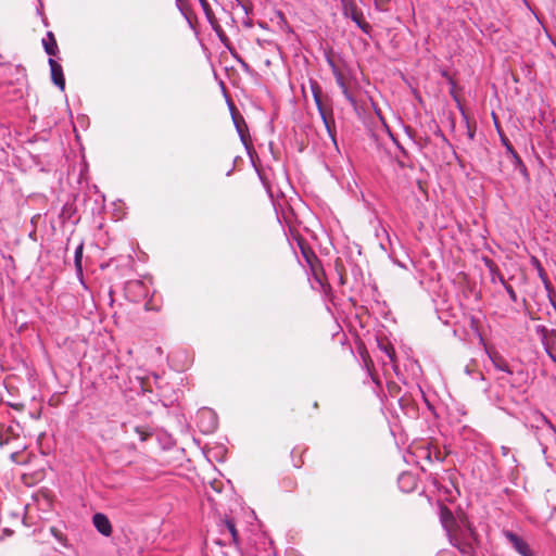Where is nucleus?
<instances>
[{"mask_svg": "<svg viewBox=\"0 0 556 556\" xmlns=\"http://www.w3.org/2000/svg\"><path fill=\"white\" fill-rule=\"evenodd\" d=\"M391 0H375V7L377 10L379 11H387L388 10V4Z\"/></svg>", "mask_w": 556, "mask_h": 556, "instance_id": "obj_29", "label": "nucleus"}, {"mask_svg": "<svg viewBox=\"0 0 556 556\" xmlns=\"http://www.w3.org/2000/svg\"><path fill=\"white\" fill-rule=\"evenodd\" d=\"M503 287H504V289L506 290L507 294L509 295V299H510L514 303H516V302H517V300H518V298H517V294H516V292H515L514 288H513L509 283H507L506 281H505V285H503Z\"/></svg>", "mask_w": 556, "mask_h": 556, "instance_id": "obj_28", "label": "nucleus"}, {"mask_svg": "<svg viewBox=\"0 0 556 556\" xmlns=\"http://www.w3.org/2000/svg\"><path fill=\"white\" fill-rule=\"evenodd\" d=\"M440 520L447 532V535L460 523H457V521L454 518L453 513L451 509H448L446 506H441L440 508Z\"/></svg>", "mask_w": 556, "mask_h": 556, "instance_id": "obj_13", "label": "nucleus"}, {"mask_svg": "<svg viewBox=\"0 0 556 556\" xmlns=\"http://www.w3.org/2000/svg\"><path fill=\"white\" fill-rule=\"evenodd\" d=\"M506 156L510 161L514 169L517 170L521 175V177L523 179V182L527 186L530 185V182H531L530 173H529L525 162L522 161V159L518 154V152L514 151L513 153H509Z\"/></svg>", "mask_w": 556, "mask_h": 556, "instance_id": "obj_8", "label": "nucleus"}, {"mask_svg": "<svg viewBox=\"0 0 556 556\" xmlns=\"http://www.w3.org/2000/svg\"><path fill=\"white\" fill-rule=\"evenodd\" d=\"M340 2L343 15L351 18L363 33L369 35L372 27L365 21L363 12L357 8L355 0H340Z\"/></svg>", "mask_w": 556, "mask_h": 556, "instance_id": "obj_3", "label": "nucleus"}, {"mask_svg": "<svg viewBox=\"0 0 556 556\" xmlns=\"http://www.w3.org/2000/svg\"><path fill=\"white\" fill-rule=\"evenodd\" d=\"M409 403V400L406 399L405 396H402L399 399V404L402 408H404L406 405H408Z\"/></svg>", "mask_w": 556, "mask_h": 556, "instance_id": "obj_32", "label": "nucleus"}, {"mask_svg": "<svg viewBox=\"0 0 556 556\" xmlns=\"http://www.w3.org/2000/svg\"><path fill=\"white\" fill-rule=\"evenodd\" d=\"M92 523L97 531L103 536H110L113 532L111 521L108 516L102 513H96L92 516Z\"/></svg>", "mask_w": 556, "mask_h": 556, "instance_id": "obj_9", "label": "nucleus"}, {"mask_svg": "<svg viewBox=\"0 0 556 556\" xmlns=\"http://www.w3.org/2000/svg\"><path fill=\"white\" fill-rule=\"evenodd\" d=\"M135 431L139 434L141 441H146L151 435V432H149L147 428L141 426L135 427Z\"/></svg>", "mask_w": 556, "mask_h": 556, "instance_id": "obj_27", "label": "nucleus"}, {"mask_svg": "<svg viewBox=\"0 0 556 556\" xmlns=\"http://www.w3.org/2000/svg\"><path fill=\"white\" fill-rule=\"evenodd\" d=\"M48 63L50 65L52 83L55 86H58L61 90H64V88H65V78H64L63 68H62L61 64H59L52 58H49Z\"/></svg>", "mask_w": 556, "mask_h": 556, "instance_id": "obj_10", "label": "nucleus"}, {"mask_svg": "<svg viewBox=\"0 0 556 556\" xmlns=\"http://www.w3.org/2000/svg\"><path fill=\"white\" fill-rule=\"evenodd\" d=\"M434 459L438 460V462H443L444 460V456L442 455V453L439 450L434 451Z\"/></svg>", "mask_w": 556, "mask_h": 556, "instance_id": "obj_33", "label": "nucleus"}, {"mask_svg": "<svg viewBox=\"0 0 556 556\" xmlns=\"http://www.w3.org/2000/svg\"><path fill=\"white\" fill-rule=\"evenodd\" d=\"M535 331L540 336L545 352L551 359L556 363V330L547 329L545 326L539 325L536 326Z\"/></svg>", "mask_w": 556, "mask_h": 556, "instance_id": "obj_5", "label": "nucleus"}, {"mask_svg": "<svg viewBox=\"0 0 556 556\" xmlns=\"http://www.w3.org/2000/svg\"><path fill=\"white\" fill-rule=\"evenodd\" d=\"M215 424H216V422L214 421V422H213V425L210 427L208 431H211V430L215 429V427H216V425H215Z\"/></svg>", "mask_w": 556, "mask_h": 556, "instance_id": "obj_41", "label": "nucleus"}, {"mask_svg": "<svg viewBox=\"0 0 556 556\" xmlns=\"http://www.w3.org/2000/svg\"><path fill=\"white\" fill-rule=\"evenodd\" d=\"M229 109L232 117L233 125L237 129V132L240 137L241 142L250 154L253 150L251 136L249 134L248 125L243 118V116L237 111L233 103H229Z\"/></svg>", "mask_w": 556, "mask_h": 556, "instance_id": "obj_4", "label": "nucleus"}, {"mask_svg": "<svg viewBox=\"0 0 556 556\" xmlns=\"http://www.w3.org/2000/svg\"><path fill=\"white\" fill-rule=\"evenodd\" d=\"M215 543H217L219 545H225V543L222 540H216Z\"/></svg>", "mask_w": 556, "mask_h": 556, "instance_id": "obj_40", "label": "nucleus"}, {"mask_svg": "<svg viewBox=\"0 0 556 556\" xmlns=\"http://www.w3.org/2000/svg\"><path fill=\"white\" fill-rule=\"evenodd\" d=\"M387 391L390 396L395 397V396L400 395L402 388L395 381H388L387 382Z\"/></svg>", "mask_w": 556, "mask_h": 556, "instance_id": "obj_24", "label": "nucleus"}, {"mask_svg": "<svg viewBox=\"0 0 556 556\" xmlns=\"http://www.w3.org/2000/svg\"><path fill=\"white\" fill-rule=\"evenodd\" d=\"M210 25L212 26L213 30L217 35V37L220 40V42L223 43V46L226 47L230 51V53L242 64L243 67H248V64L241 58H239L238 54L232 49L231 41L228 38V36L226 35V33L224 31V29L222 28V26L219 25L217 18L210 22Z\"/></svg>", "mask_w": 556, "mask_h": 556, "instance_id": "obj_6", "label": "nucleus"}, {"mask_svg": "<svg viewBox=\"0 0 556 556\" xmlns=\"http://www.w3.org/2000/svg\"><path fill=\"white\" fill-rule=\"evenodd\" d=\"M296 452H298L296 448L292 450V452H291V457L293 459V466L295 468H301L302 465L304 464V462L302 460L301 455L299 456V458H295Z\"/></svg>", "mask_w": 556, "mask_h": 556, "instance_id": "obj_30", "label": "nucleus"}, {"mask_svg": "<svg viewBox=\"0 0 556 556\" xmlns=\"http://www.w3.org/2000/svg\"><path fill=\"white\" fill-rule=\"evenodd\" d=\"M485 264L491 273V281L495 282L496 280H498L502 285H505L506 280L502 273L500 271L497 265L492 260L489 258L485 260Z\"/></svg>", "mask_w": 556, "mask_h": 556, "instance_id": "obj_17", "label": "nucleus"}, {"mask_svg": "<svg viewBox=\"0 0 556 556\" xmlns=\"http://www.w3.org/2000/svg\"><path fill=\"white\" fill-rule=\"evenodd\" d=\"M541 417L546 425H548L551 428L553 427L549 420L544 415H541Z\"/></svg>", "mask_w": 556, "mask_h": 556, "instance_id": "obj_34", "label": "nucleus"}, {"mask_svg": "<svg viewBox=\"0 0 556 556\" xmlns=\"http://www.w3.org/2000/svg\"><path fill=\"white\" fill-rule=\"evenodd\" d=\"M534 264L538 269L539 277L541 278L542 282L544 283V287H545L546 291L548 292V295H551V293L553 292V287H552V283L548 279V276H547L545 269L542 267V265L540 264V262L536 258H534Z\"/></svg>", "mask_w": 556, "mask_h": 556, "instance_id": "obj_18", "label": "nucleus"}, {"mask_svg": "<svg viewBox=\"0 0 556 556\" xmlns=\"http://www.w3.org/2000/svg\"><path fill=\"white\" fill-rule=\"evenodd\" d=\"M522 556H533L531 549L528 551V553L526 555H522Z\"/></svg>", "mask_w": 556, "mask_h": 556, "instance_id": "obj_42", "label": "nucleus"}, {"mask_svg": "<svg viewBox=\"0 0 556 556\" xmlns=\"http://www.w3.org/2000/svg\"><path fill=\"white\" fill-rule=\"evenodd\" d=\"M50 533L64 546L70 547L68 540L65 534H63L58 528L51 527Z\"/></svg>", "mask_w": 556, "mask_h": 556, "instance_id": "obj_22", "label": "nucleus"}, {"mask_svg": "<svg viewBox=\"0 0 556 556\" xmlns=\"http://www.w3.org/2000/svg\"><path fill=\"white\" fill-rule=\"evenodd\" d=\"M486 354L496 369L513 375V370L510 369L506 359L501 355V353L493 349H486Z\"/></svg>", "mask_w": 556, "mask_h": 556, "instance_id": "obj_12", "label": "nucleus"}, {"mask_svg": "<svg viewBox=\"0 0 556 556\" xmlns=\"http://www.w3.org/2000/svg\"><path fill=\"white\" fill-rule=\"evenodd\" d=\"M83 251H84V242L80 241V243L75 249V255H74V265L76 268V271L78 275H83Z\"/></svg>", "mask_w": 556, "mask_h": 556, "instance_id": "obj_19", "label": "nucleus"}, {"mask_svg": "<svg viewBox=\"0 0 556 556\" xmlns=\"http://www.w3.org/2000/svg\"><path fill=\"white\" fill-rule=\"evenodd\" d=\"M75 213H76L75 205L73 203H65L60 213V218L63 222L70 220Z\"/></svg>", "mask_w": 556, "mask_h": 556, "instance_id": "obj_21", "label": "nucleus"}, {"mask_svg": "<svg viewBox=\"0 0 556 556\" xmlns=\"http://www.w3.org/2000/svg\"><path fill=\"white\" fill-rule=\"evenodd\" d=\"M204 415H208V416L213 417V415H212V412H211V410H205V412H203V413H202V416H204Z\"/></svg>", "mask_w": 556, "mask_h": 556, "instance_id": "obj_37", "label": "nucleus"}, {"mask_svg": "<svg viewBox=\"0 0 556 556\" xmlns=\"http://www.w3.org/2000/svg\"><path fill=\"white\" fill-rule=\"evenodd\" d=\"M313 407H314L315 409H317V408L319 407L318 402H314Z\"/></svg>", "mask_w": 556, "mask_h": 556, "instance_id": "obj_39", "label": "nucleus"}, {"mask_svg": "<svg viewBox=\"0 0 556 556\" xmlns=\"http://www.w3.org/2000/svg\"><path fill=\"white\" fill-rule=\"evenodd\" d=\"M241 7L244 10L245 14H249L250 9L247 5H244V4H241Z\"/></svg>", "mask_w": 556, "mask_h": 556, "instance_id": "obj_35", "label": "nucleus"}, {"mask_svg": "<svg viewBox=\"0 0 556 556\" xmlns=\"http://www.w3.org/2000/svg\"><path fill=\"white\" fill-rule=\"evenodd\" d=\"M427 458L430 459L431 458V451H428L427 452Z\"/></svg>", "mask_w": 556, "mask_h": 556, "instance_id": "obj_43", "label": "nucleus"}, {"mask_svg": "<svg viewBox=\"0 0 556 556\" xmlns=\"http://www.w3.org/2000/svg\"><path fill=\"white\" fill-rule=\"evenodd\" d=\"M131 285L135 286V287H138V288L142 287V282H140V281H136V282H134Z\"/></svg>", "mask_w": 556, "mask_h": 556, "instance_id": "obj_36", "label": "nucleus"}, {"mask_svg": "<svg viewBox=\"0 0 556 556\" xmlns=\"http://www.w3.org/2000/svg\"><path fill=\"white\" fill-rule=\"evenodd\" d=\"M218 528H219L220 533H224L225 531H227L230 534L231 541L235 544L239 543V533H238L233 518L225 516L224 518H222L219 520Z\"/></svg>", "mask_w": 556, "mask_h": 556, "instance_id": "obj_11", "label": "nucleus"}, {"mask_svg": "<svg viewBox=\"0 0 556 556\" xmlns=\"http://www.w3.org/2000/svg\"><path fill=\"white\" fill-rule=\"evenodd\" d=\"M200 4H201V8L205 14V17L207 20V22H212L213 20L216 18L210 3L207 2V0H199Z\"/></svg>", "mask_w": 556, "mask_h": 556, "instance_id": "obj_23", "label": "nucleus"}, {"mask_svg": "<svg viewBox=\"0 0 556 556\" xmlns=\"http://www.w3.org/2000/svg\"><path fill=\"white\" fill-rule=\"evenodd\" d=\"M495 125H496L497 134L500 136L501 143L505 147L506 155L516 151L515 148L513 147L511 142L507 138V136L504 134V131L498 126V124L495 123Z\"/></svg>", "mask_w": 556, "mask_h": 556, "instance_id": "obj_20", "label": "nucleus"}, {"mask_svg": "<svg viewBox=\"0 0 556 556\" xmlns=\"http://www.w3.org/2000/svg\"><path fill=\"white\" fill-rule=\"evenodd\" d=\"M299 247L301 250V254L306 261V263L309 265L311 268L314 269L315 264L319 262L317 255L313 251V249L303 240L299 242Z\"/></svg>", "mask_w": 556, "mask_h": 556, "instance_id": "obj_15", "label": "nucleus"}, {"mask_svg": "<svg viewBox=\"0 0 556 556\" xmlns=\"http://www.w3.org/2000/svg\"><path fill=\"white\" fill-rule=\"evenodd\" d=\"M42 46L45 52L50 56H56L59 53L58 43L52 31H48L46 37L42 39Z\"/></svg>", "mask_w": 556, "mask_h": 556, "instance_id": "obj_16", "label": "nucleus"}, {"mask_svg": "<svg viewBox=\"0 0 556 556\" xmlns=\"http://www.w3.org/2000/svg\"><path fill=\"white\" fill-rule=\"evenodd\" d=\"M505 536L507 538V540L509 541V543L513 545V547L520 554V555H526L528 553V551L530 549L528 543L522 539L520 538L519 535H517L516 533L511 532V531H506L505 532Z\"/></svg>", "mask_w": 556, "mask_h": 556, "instance_id": "obj_14", "label": "nucleus"}, {"mask_svg": "<svg viewBox=\"0 0 556 556\" xmlns=\"http://www.w3.org/2000/svg\"><path fill=\"white\" fill-rule=\"evenodd\" d=\"M414 483V477L412 473L405 472L402 473L399 478V484L402 489L405 486H410Z\"/></svg>", "mask_w": 556, "mask_h": 556, "instance_id": "obj_25", "label": "nucleus"}, {"mask_svg": "<svg viewBox=\"0 0 556 556\" xmlns=\"http://www.w3.org/2000/svg\"><path fill=\"white\" fill-rule=\"evenodd\" d=\"M340 282H341V285H344V282H345V279L342 275L340 276Z\"/></svg>", "mask_w": 556, "mask_h": 556, "instance_id": "obj_38", "label": "nucleus"}, {"mask_svg": "<svg viewBox=\"0 0 556 556\" xmlns=\"http://www.w3.org/2000/svg\"><path fill=\"white\" fill-rule=\"evenodd\" d=\"M309 86L325 128L333 144L338 147L336 139V123L333 117L332 99L328 94L323 93L321 87L316 80H311Z\"/></svg>", "mask_w": 556, "mask_h": 556, "instance_id": "obj_2", "label": "nucleus"}, {"mask_svg": "<svg viewBox=\"0 0 556 556\" xmlns=\"http://www.w3.org/2000/svg\"><path fill=\"white\" fill-rule=\"evenodd\" d=\"M328 64L329 66L331 67V71H332V74L334 75L336 77V81L337 84L339 85V87L341 88L342 90V93L343 96L345 97V99L353 105V106H356V99L354 98V96L349 91L346 85H345V81H344V78H343V75L342 73L340 72V70L338 68V66L336 65V63L333 62V60L331 59H328Z\"/></svg>", "mask_w": 556, "mask_h": 556, "instance_id": "obj_7", "label": "nucleus"}, {"mask_svg": "<svg viewBox=\"0 0 556 556\" xmlns=\"http://www.w3.org/2000/svg\"><path fill=\"white\" fill-rule=\"evenodd\" d=\"M450 543L456 547L463 556H479L480 538L473 526L467 518L460 519L457 526L448 535Z\"/></svg>", "mask_w": 556, "mask_h": 556, "instance_id": "obj_1", "label": "nucleus"}, {"mask_svg": "<svg viewBox=\"0 0 556 556\" xmlns=\"http://www.w3.org/2000/svg\"><path fill=\"white\" fill-rule=\"evenodd\" d=\"M379 346L387 354V356L389 357V359L391 362L395 361V351H394V348L390 343H387V344L380 343Z\"/></svg>", "mask_w": 556, "mask_h": 556, "instance_id": "obj_26", "label": "nucleus"}, {"mask_svg": "<svg viewBox=\"0 0 556 556\" xmlns=\"http://www.w3.org/2000/svg\"><path fill=\"white\" fill-rule=\"evenodd\" d=\"M475 134H476V127H472L470 126L468 123H467V135H468V138L470 140H473L475 138Z\"/></svg>", "mask_w": 556, "mask_h": 556, "instance_id": "obj_31", "label": "nucleus"}]
</instances>
